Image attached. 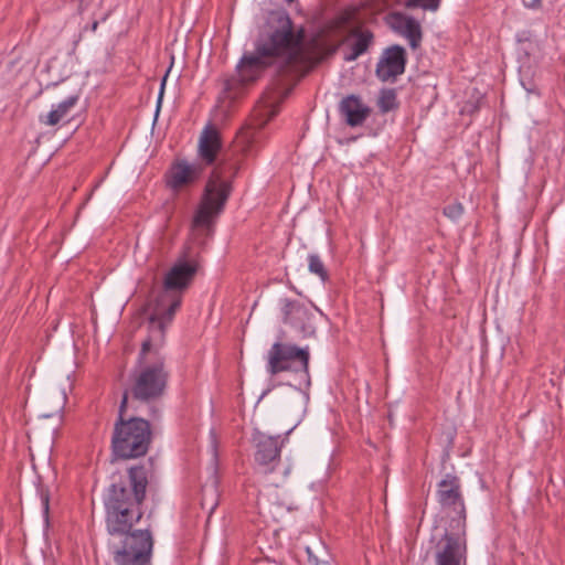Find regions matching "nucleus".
Masks as SVG:
<instances>
[{
	"mask_svg": "<svg viewBox=\"0 0 565 565\" xmlns=\"http://www.w3.org/2000/svg\"><path fill=\"white\" fill-rule=\"evenodd\" d=\"M148 486L145 467L129 469V484L113 483L105 498L106 523L110 534L125 535L114 555L117 565H150L153 540L149 529L131 531L142 516L140 505Z\"/></svg>",
	"mask_w": 565,
	"mask_h": 565,
	"instance_id": "1",
	"label": "nucleus"
},
{
	"mask_svg": "<svg viewBox=\"0 0 565 565\" xmlns=\"http://www.w3.org/2000/svg\"><path fill=\"white\" fill-rule=\"evenodd\" d=\"M306 43V29L296 25L286 10L270 11L254 43V51L244 53L237 64L241 79L255 82L269 67L287 76L297 72Z\"/></svg>",
	"mask_w": 565,
	"mask_h": 565,
	"instance_id": "2",
	"label": "nucleus"
},
{
	"mask_svg": "<svg viewBox=\"0 0 565 565\" xmlns=\"http://www.w3.org/2000/svg\"><path fill=\"white\" fill-rule=\"evenodd\" d=\"M247 142L246 137H241L236 140L233 149L222 152L220 161L214 166L209 177L194 214L193 231L209 234L215 218L223 212L233 191V181L241 169L239 152L246 151Z\"/></svg>",
	"mask_w": 565,
	"mask_h": 565,
	"instance_id": "3",
	"label": "nucleus"
},
{
	"mask_svg": "<svg viewBox=\"0 0 565 565\" xmlns=\"http://www.w3.org/2000/svg\"><path fill=\"white\" fill-rule=\"evenodd\" d=\"M198 268V262L184 255L166 273L162 290L154 300L149 319L150 334L149 338L142 342V354L149 350L152 340H157L158 338L159 342L162 341L164 330L180 308L182 295L192 284Z\"/></svg>",
	"mask_w": 565,
	"mask_h": 565,
	"instance_id": "4",
	"label": "nucleus"
},
{
	"mask_svg": "<svg viewBox=\"0 0 565 565\" xmlns=\"http://www.w3.org/2000/svg\"><path fill=\"white\" fill-rule=\"evenodd\" d=\"M127 403L128 391H125L111 437L113 452L115 457L120 459H132L145 456L149 449L152 437L148 420L140 417L125 418Z\"/></svg>",
	"mask_w": 565,
	"mask_h": 565,
	"instance_id": "5",
	"label": "nucleus"
},
{
	"mask_svg": "<svg viewBox=\"0 0 565 565\" xmlns=\"http://www.w3.org/2000/svg\"><path fill=\"white\" fill-rule=\"evenodd\" d=\"M164 340V338L162 339ZM163 341H151L146 353H139L140 371L134 376L130 393L135 399L150 402L160 397L166 388L168 373L164 371V360L159 354Z\"/></svg>",
	"mask_w": 565,
	"mask_h": 565,
	"instance_id": "6",
	"label": "nucleus"
},
{
	"mask_svg": "<svg viewBox=\"0 0 565 565\" xmlns=\"http://www.w3.org/2000/svg\"><path fill=\"white\" fill-rule=\"evenodd\" d=\"M309 359L308 348L277 341L267 354V372L270 375L286 371L299 373L303 382L309 384Z\"/></svg>",
	"mask_w": 565,
	"mask_h": 565,
	"instance_id": "7",
	"label": "nucleus"
},
{
	"mask_svg": "<svg viewBox=\"0 0 565 565\" xmlns=\"http://www.w3.org/2000/svg\"><path fill=\"white\" fill-rule=\"evenodd\" d=\"M437 501L443 509H454L458 512L457 518H452L449 524L450 530L466 529V509L461 492V482L459 477L452 473H446L437 484Z\"/></svg>",
	"mask_w": 565,
	"mask_h": 565,
	"instance_id": "8",
	"label": "nucleus"
},
{
	"mask_svg": "<svg viewBox=\"0 0 565 565\" xmlns=\"http://www.w3.org/2000/svg\"><path fill=\"white\" fill-rule=\"evenodd\" d=\"M466 530H446L436 545L435 565H461L466 562Z\"/></svg>",
	"mask_w": 565,
	"mask_h": 565,
	"instance_id": "9",
	"label": "nucleus"
},
{
	"mask_svg": "<svg viewBox=\"0 0 565 565\" xmlns=\"http://www.w3.org/2000/svg\"><path fill=\"white\" fill-rule=\"evenodd\" d=\"M281 303L284 323L289 324L300 339L313 337L316 333L313 313L297 300L282 299Z\"/></svg>",
	"mask_w": 565,
	"mask_h": 565,
	"instance_id": "10",
	"label": "nucleus"
},
{
	"mask_svg": "<svg viewBox=\"0 0 565 565\" xmlns=\"http://www.w3.org/2000/svg\"><path fill=\"white\" fill-rule=\"evenodd\" d=\"M255 444V462L263 473H270L280 461V451L282 443L279 437H271L259 431L253 435Z\"/></svg>",
	"mask_w": 565,
	"mask_h": 565,
	"instance_id": "11",
	"label": "nucleus"
},
{
	"mask_svg": "<svg viewBox=\"0 0 565 565\" xmlns=\"http://www.w3.org/2000/svg\"><path fill=\"white\" fill-rule=\"evenodd\" d=\"M407 62L406 50L397 44L386 47L375 68V75L382 82H395L405 72Z\"/></svg>",
	"mask_w": 565,
	"mask_h": 565,
	"instance_id": "12",
	"label": "nucleus"
},
{
	"mask_svg": "<svg viewBox=\"0 0 565 565\" xmlns=\"http://www.w3.org/2000/svg\"><path fill=\"white\" fill-rule=\"evenodd\" d=\"M388 25L398 34L405 36L412 49H417L423 39L419 22L402 12H392L387 15Z\"/></svg>",
	"mask_w": 565,
	"mask_h": 565,
	"instance_id": "13",
	"label": "nucleus"
},
{
	"mask_svg": "<svg viewBox=\"0 0 565 565\" xmlns=\"http://www.w3.org/2000/svg\"><path fill=\"white\" fill-rule=\"evenodd\" d=\"M340 113L351 127L361 126L371 114V108L356 95H349L340 103Z\"/></svg>",
	"mask_w": 565,
	"mask_h": 565,
	"instance_id": "14",
	"label": "nucleus"
},
{
	"mask_svg": "<svg viewBox=\"0 0 565 565\" xmlns=\"http://www.w3.org/2000/svg\"><path fill=\"white\" fill-rule=\"evenodd\" d=\"M222 149V140L216 128L209 125L201 132L199 139V154L205 164L211 166L215 162L217 154Z\"/></svg>",
	"mask_w": 565,
	"mask_h": 565,
	"instance_id": "15",
	"label": "nucleus"
},
{
	"mask_svg": "<svg viewBox=\"0 0 565 565\" xmlns=\"http://www.w3.org/2000/svg\"><path fill=\"white\" fill-rule=\"evenodd\" d=\"M202 173L200 164H190L186 161H180L172 166L169 184L173 189H179L196 180Z\"/></svg>",
	"mask_w": 565,
	"mask_h": 565,
	"instance_id": "16",
	"label": "nucleus"
},
{
	"mask_svg": "<svg viewBox=\"0 0 565 565\" xmlns=\"http://www.w3.org/2000/svg\"><path fill=\"white\" fill-rule=\"evenodd\" d=\"M351 35L355 39L352 46L351 52L348 54L344 60L347 62H353L359 56L367 52L370 46L373 43L374 35L370 30H359L355 29L351 32Z\"/></svg>",
	"mask_w": 565,
	"mask_h": 565,
	"instance_id": "17",
	"label": "nucleus"
},
{
	"mask_svg": "<svg viewBox=\"0 0 565 565\" xmlns=\"http://www.w3.org/2000/svg\"><path fill=\"white\" fill-rule=\"evenodd\" d=\"M70 109L71 97L60 103L57 107L55 109H52L46 116H41L40 120L41 122L46 124L49 126H55L68 113Z\"/></svg>",
	"mask_w": 565,
	"mask_h": 565,
	"instance_id": "18",
	"label": "nucleus"
},
{
	"mask_svg": "<svg viewBox=\"0 0 565 565\" xmlns=\"http://www.w3.org/2000/svg\"><path fill=\"white\" fill-rule=\"evenodd\" d=\"M377 105L382 113H388L397 108L396 92L392 88L382 89Z\"/></svg>",
	"mask_w": 565,
	"mask_h": 565,
	"instance_id": "19",
	"label": "nucleus"
},
{
	"mask_svg": "<svg viewBox=\"0 0 565 565\" xmlns=\"http://www.w3.org/2000/svg\"><path fill=\"white\" fill-rule=\"evenodd\" d=\"M308 260H309V270L312 274L319 276L322 281H326L329 276H328V271H327L322 260L320 259V257L316 254H311V255H309Z\"/></svg>",
	"mask_w": 565,
	"mask_h": 565,
	"instance_id": "20",
	"label": "nucleus"
},
{
	"mask_svg": "<svg viewBox=\"0 0 565 565\" xmlns=\"http://www.w3.org/2000/svg\"><path fill=\"white\" fill-rule=\"evenodd\" d=\"M440 0H405L404 4L408 9L422 8L424 10H437Z\"/></svg>",
	"mask_w": 565,
	"mask_h": 565,
	"instance_id": "21",
	"label": "nucleus"
},
{
	"mask_svg": "<svg viewBox=\"0 0 565 565\" xmlns=\"http://www.w3.org/2000/svg\"><path fill=\"white\" fill-rule=\"evenodd\" d=\"M463 206L461 203H452L444 207V215L452 222L458 221L463 214Z\"/></svg>",
	"mask_w": 565,
	"mask_h": 565,
	"instance_id": "22",
	"label": "nucleus"
},
{
	"mask_svg": "<svg viewBox=\"0 0 565 565\" xmlns=\"http://www.w3.org/2000/svg\"><path fill=\"white\" fill-rule=\"evenodd\" d=\"M169 73H170V68L166 72V74H164V76L162 77V81H161L160 92H159V96H158V108L161 105V100H162V96H163V92H164V86H166V82H167Z\"/></svg>",
	"mask_w": 565,
	"mask_h": 565,
	"instance_id": "23",
	"label": "nucleus"
},
{
	"mask_svg": "<svg viewBox=\"0 0 565 565\" xmlns=\"http://www.w3.org/2000/svg\"><path fill=\"white\" fill-rule=\"evenodd\" d=\"M41 502H42V507H43L45 514H47V512H49V493L44 492L43 490L41 491Z\"/></svg>",
	"mask_w": 565,
	"mask_h": 565,
	"instance_id": "24",
	"label": "nucleus"
},
{
	"mask_svg": "<svg viewBox=\"0 0 565 565\" xmlns=\"http://www.w3.org/2000/svg\"><path fill=\"white\" fill-rule=\"evenodd\" d=\"M307 553L309 555V561L313 564V565H331L329 562L327 561H322V562H319L318 558L316 556H312L311 554V551H310V547H307Z\"/></svg>",
	"mask_w": 565,
	"mask_h": 565,
	"instance_id": "25",
	"label": "nucleus"
},
{
	"mask_svg": "<svg viewBox=\"0 0 565 565\" xmlns=\"http://www.w3.org/2000/svg\"><path fill=\"white\" fill-rule=\"evenodd\" d=\"M88 25H89V30L90 31H95L97 25H98V20L92 18L89 22L85 23L83 25V31H87L88 30Z\"/></svg>",
	"mask_w": 565,
	"mask_h": 565,
	"instance_id": "26",
	"label": "nucleus"
},
{
	"mask_svg": "<svg viewBox=\"0 0 565 565\" xmlns=\"http://www.w3.org/2000/svg\"><path fill=\"white\" fill-rule=\"evenodd\" d=\"M524 3H525L527 7L535 8V7H539V6H540L541 0H524Z\"/></svg>",
	"mask_w": 565,
	"mask_h": 565,
	"instance_id": "27",
	"label": "nucleus"
},
{
	"mask_svg": "<svg viewBox=\"0 0 565 565\" xmlns=\"http://www.w3.org/2000/svg\"><path fill=\"white\" fill-rule=\"evenodd\" d=\"M275 116V111L274 110H268V118L260 124V126H263L264 124H266L270 118H273Z\"/></svg>",
	"mask_w": 565,
	"mask_h": 565,
	"instance_id": "28",
	"label": "nucleus"
},
{
	"mask_svg": "<svg viewBox=\"0 0 565 565\" xmlns=\"http://www.w3.org/2000/svg\"><path fill=\"white\" fill-rule=\"evenodd\" d=\"M288 471H289V469H288V468H286V469H285V471H284V473H285V475H287V473H288Z\"/></svg>",
	"mask_w": 565,
	"mask_h": 565,
	"instance_id": "29",
	"label": "nucleus"
},
{
	"mask_svg": "<svg viewBox=\"0 0 565 565\" xmlns=\"http://www.w3.org/2000/svg\"><path fill=\"white\" fill-rule=\"evenodd\" d=\"M294 0H287V2L291 3Z\"/></svg>",
	"mask_w": 565,
	"mask_h": 565,
	"instance_id": "30",
	"label": "nucleus"
}]
</instances>
